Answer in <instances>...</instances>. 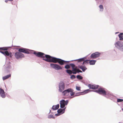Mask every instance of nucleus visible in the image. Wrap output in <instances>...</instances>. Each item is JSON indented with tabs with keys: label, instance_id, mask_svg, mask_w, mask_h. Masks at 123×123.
Returning <instances> with one entry per match:
<instances>
[{
	"label": "nucleus",
	"instance_id": "nucleus-1",
	"mask_svg": "<svg viewBox=\"0 0 123 123\" xmlns=\"http://www.w3.org/2000/svg\"><path fill=\"white\" fill-rule=\"evenodd\" d=\"M34 54L36 56L42 58L45 57L46 59L43 58V60L49 62H49V60H51L52 57L49 55H45L44 53L40 52H34Z\"/></svg>",
	"mask_w": 123,
	"mask_h": 123
},
{
	"label": "nucleus",
	"instance_id": "nucleus-2",
	"mask_svg": "<svg viewBox=\"0 0 123 123\" xmlns=\"http://www.w3.org/2000/svg\"><path fill=\"white\" fill-rule=\"evenodd\" d=\"M50 62H52L54 63H58L60 65H62L64 64H66L68 62L65 61L61 59L56 58L53 57H51V60H49Z\"/></svg>",
	"mask_w": 123,
	"mask_h": 123
},
{
	"label": "nucleus",
	"instance_id": "nucleus-3",
	"mask_svg": "<svg viewBox=\"0 0 123 123\" xmlns=\"http://www.w3.org/2000/svg\"><path fill=\"white\" fill-rule=\"evenodd\" d=\"M95 91L98 93L102 94L104 96H106V94H107L106 92L103 88H99L98 90H96Z\"/></svg>",
	"mask_w": 123,
	"mask_h": 123
},
{
	"label": "nucleus",
	"instance_id": "nucleus-4",
	"mask_svg": "<svg viewBox=\"0 0 123 123\" xmlns=\"http://www.w3.org/2000/svg\"><path fill=\"white\" fill-rule=\"evenodd\" d=\"M15 58L17 59L24 57V55L19 52H16L15 54Z\"/></svg>",
	"mask_w": 123,
	"mask_h": 123
},
{
	"label": "nucleus",
	"instance_id": "nucleus-5",
	"mask_svg": "<svg viewBox=\"0 0 123 123\" xmlns=\"http://www.w3.org/2000/svg\"><path fill=\"white\" fill-rule=\"evenodd\" d=\"M50 66L51 67L57 70L61 69H62V67L59 65L53 63H51Z\"/></svg>",
	"mask_w": 123,
	"mask_h": 123
},
{
	"label": "nucleus",
	"instance_id": "nucleus-6",
	"mask_svg": "<svg viewBox=\"0 0 123 123\" xmlns=\"http://www.w3.org/2000/svg\"><path fill=\"white\" fill-rule=\"evenodd\" d=\"M101 55V53L98 52H95L91 54L90 57L91 58L94 59L99 57Z\"/></svg>",
	"mask_w": 123,
	"mask_h": 123
},
{
	"label": "nucleus",
	"instance_id": "nucleus-7",
	"mask_svg": "<svg viewBox=\"0 0 123 123\" xmlns=\"http://www.w3.org/2000/svg\"><path fill=\"white\" fill-rule=\"evenodd\" d=\"M65 87L64 84V83L62 81H61L59 84V91L61 92L64 89Z\"/></svg>",
	"mask_w": 123,
	"mask_h": 123
},
{
	"label": "nucleus",
	"instance_id": "nucleus-8",
	"mask_svg": "<svg viewBox=\"0 0 123 123\" xmlns=\"http://www.w3.org/2000/svg\"><path fill=\"white\" fill-rule=\"evenodd\" d=\"M68 103V101H65L64 100H62L60 101V107L62 108H63L65 105H67Z\"/></svg>",
	"mask_w": 123,
	"mask_h": 123
},
{
	"label": "nucleus",
	"instance_id": "nucleus-9",
	"mask_svg": "<svg viewBox=\"0 0 123 123\" xmlns=\"http://www.w3.org/2000/svg\"><path fill=\"white\" fill-rule=\"evenodd\" d=\"M115 45L116 47L118 49H119L123 47V43L122 42L118 41L116 42Z\"/></svg>",
	"mask_w": 123,
	"mask_h": 123
},
{
	"label": "nucleus",
	"instance_id": "nucleus-10",
	"mask_svg": "<svg viewBox=\"0 0 123 123\" xmlns=\"http://www.w3.org/2000/svg\"><path fill=\"white\" fill-rule=\"evenodd\" d=\"M72 91V89L69 88L64 91L62 92L63 95L64 96H67L69 94L70 92Z\"/></svg>",
	"mask_w": 123,
	"mask_h": 123
},
{
	"label": "nucleus",
	"instance_id": "nucleus-11",
	"mask_svg": "<svg viewBox=\"0 0 123 123\" xmlns=\"http://www.w3.org/2000/svg\"><path fill=\"white\" fill-rule=\"evenodd\" d=\"M20 52L24 53L26 54H29V52L28 51L27 49L24 48L19 49L18 50Z\"/></svg>",
	"mask_w": 123,
	"mask_h": 123
},
{
	"label": "nucleus",
	"instance_id": "nucleus-12",
	"mask_svg": "<svg viewBox=\"0 0 123 123\" xmlns=\"http://www.w3.org/2000/svg\"><path fill=\"white\" fill-rule=\"evenodd\" d=\"M99 86L98 85H92L91 84H89L88 85V86L90 89H98Z\"/></svg>",
	"mask_w": 123,
	"mask_h": 123
},
{
	"label": "nucleus",
	"instance_id": "nucleus-13",
	"mask_svg": "<svg viewBox=\"0 0 123 123\" xmlns=\"http://www.w3.org/2000/svg\"><path fill=\"white\" fill-rule=\"evenodd\" d=\"M0 95L2 98H5V95L4 90L0 88Z\"/></svg>",
	"mask_w": 123,
	"mask_h": 123
},
{
	"label": "nucleus",
	"instance_id": "nucleus-14",
	"mask_svg": "<svg viewBox=\"0 0 123 123\" xmlns=\"http://www.w3.org/2000/svg\"><path fill=\"white\" fill-rule=\"evenodd\" d=\"M4 53L5 55L7 56L10 55V57L11 58H12V55L11 52H10V53H9L7 51H6L4 52Z\"/></svg>",
	"mask_w": 123,
	"mask_h": 123
},
{
	"label": "nucleus",
	"instance_id": "nucleus-15",
	"mask_svg": "<svg viewBox=\"0 0 123 123\" xmlns=\"http://www.w3.org/2000/svg\"><path fill=\"white\" fill-rule=\"evenodd\" d=\"M59 104H57L56 105H54L53 106L52 108L54 110H55L57 109L59 107Z\"/></svg>",
	"mask_w": 123,
	"mask_h": 123
},
{
	"label": "nucleus",
	"instance_id": "nucleus-16",
	"mask_svg": "<svg viewBox=\"0 0 123 123\" xmlns=\"http://www.w3.org/2000/svg\"><path fill=\"white\" fill-rule=\"evenodd\" d=\"M118 36L119 38V40L121 41H123V33H120L119 34Z\"/></svg>",
	"mask_w": 123,
	"mask_h": 123
},
{
	"label": "nucleus",
	"instance_id": "nucleus-17",
	"mask_svg": "<svg viewBox=\"0 0 123 123\" xmlns=\"http://www.w3.org/2000/svg\"><path fill=\"white\" fill-rule=\"evenodd\" d=\"M96 61L94 60H89V63L90 65H94L95 64Z\"/></svg>",
	"mask_w": 123,
	"mask_h": 123
},
{
	"label": "nucleus",
	"instance_id": "nucleus-18",
	"mask_svg": "<svg viewBox=\"0 0 123 123\" xmlns=\"http://www.w3.org/2000/svg\"><path fill=\"white\" fill-rule=\"evenodd\" d=\"M79 68L81 69L82 70L83 72H84L87 69V68L86 67L82 66H80L79 67Z\"/></svg>",
	"mask_w": 123,
	"mask_h": 123
},
{
	"label": "nucleus",
	"instance_id": "nucleus-19",
	"mask_svg": "<svg viewBox=\"0 0 123 123\" xmlns=\"http://www.w3.org/2000/svg\"><path fill=\"white\" fill-rule=\"evenodd\" d=\"M65 111V109H59L57 111V112L58 113H61L62 112V113L64 112Z\"/></svg>",
	"mask_w": 123,
	"mask_h": 123
},
{
	"label": "nucleus",
	"instance_id": "nucleus-20",
	"mask_svg": "<svg viewBox=\"0 0 123 123\" xmlns=\"http://www.w3.org/2000/svg\"><path fill=\"white\" fill-rule=\"evenodd\" d=\"M11 76V74L8 75L2 78L3 79V80H5L10 77Z\"/></svg>",
	"mask_w": 123,
	"mask_h": 123
},
{
	"label": "nucleus",
	"instance_id": "nucleus-21",
	"mask_svg": "<svg viewBox=\"0 0 123 123\" xmlns=\"http://www.w3.org/2000/svg\"><path fill=\"white\" fill-rule=\"evenodd\" d=\"M90 92V90L89 89L86 90H85L83 92H81V93H83V94H85Z\"/></svg>",
	"mask_w": 123,
	"mask_h": 123
},
{
	"label": "nucleus",
	"instance_id": "nucleus-22",
	"mask_svg": "<svg viewBox=\"0 0 123 123\" xmlns=\"http://www.w3.org/2000/svg\"><path fill=\"white\" fill-rule=\"evenodd\" d=\"M72 73L73 74H76L77 73V69L76 68L73 69L72 70Z\"/></svg>",
	"mask_w": 123,
	"mask_h": 123
},
{
	"label": "nucleus",
	"instance_id": "nucleus-23",
	"mask_svg": "<svg viewBox=\"0 0 123 123\" xmlns=\"http://www.w3.org/2000/svg\"><path fill=\"white\" fill-rule=\"evenodd\" d=\"M85 60V58H80L79 59L76 60V61H77L78 62H83Z\"/></svg>",
	"mask_w": 123,
	"mask_h": 123
},
{
	"label": "nucleus",
	"instance_id": "nucleus-24",
	"mask_svg": "<svg viewBox=\"0 0 123 123\" xmlns=\"http://www.w3.org/2000/svg\"><path fill=\"white\" fill-rule=\"evenodd\" d=\"M66 72L70 74H71L72 73V71L70 70H66Z\"/></svg>",
	"mask_w": 123,
	"mask_h": 123
},
{
	"label": "nucleus",
	"instance_id": "nucleus-25",
	"mask_svg": "<svg viewBox=\"0 0 123 123\" xmlns=\"http://www.w3.org/2000/svg\"><path fill=\"white\" fill-rule=\"evenodd\" d=\"M99 7L100 9V11H103V6L102 5H101L99 6Z\"/></svg>",
	"mask_w": 123,
	"mask_h": 123
},
{
	"label": "nucleus",
	"instance_id": "nucleus-26",
	"mask_svg": "<svg viewBox=\"0 0 123 123\" xmlns=\"http://www.w3.org/2000/svg\"><path fill=\"white\" fill-rule=\"evenodd\" d=\"M77 78L80 80H82L83 78V77L82 76L79 75H78L77 76Z\"/></svg>",
	"mask_w": 123,
	"mask_h": 123
},
{
	"label": "nucleus",
	"instance_id": "nucleus-27",
	"mask_svg": "<svg viewBox=\"0 0 123 123\" xmlns=\"http://www.w3.org/2000/svg\"><path fill=\"white\" fill-rule=\"evenodd\" d=\"M65 68L66 69H68L70 68V67L69 65L67 64L65 66Z\"/></svg>",
	"mask_w": 123,
	"mask_h": 123
},
{
	"label": "nucleus",
	"instance_id": "nucleus-28",
	"mask_svg": "<svg viewBox=\"0 0 123 123\" xmlns=\"http://www.w3.org/2000/svg\"><path fill=\"white\" fill-rule=\"evenodd\" d=\"M8 49L7 48H5V47H1L0 48V50H6Z\"/></svg>",
	"mask_w": 123,
	"mask_h": 123
},
{
	"label": "nucleus",
	"instance_id": "nucleus-29",
	"mask_svg": "<svg viewBox=\"0 0 123 123\" xmlns=\"http://www.w3.org/2000/svg\"><path fill=\"white\" fill-rule=\"evenodd\" d=\"M70 65L71 66L72 69L75 68H74V67H75V65L74 64H70Z\"/></svg>",
	"mask_w": 123,
	"mask_h": 123
},
{
	"label": "nucleus",
	"instance_id": "nucleus-30",
	"mask_svg": "<svg viewBox=\"0 0 123 123\" xmlns=\"http://www.w3.org/2000/svg\"><path fill=\"white\" fill-rule=\"evenodd\" d=\"M84 61L83 63V64H85L86 63H88L89 62V60H86L85 61Z\"/></svg>",
	"mask_w": 123,
	"mask_h": 123
},
{
	"label": "nucleus",
	"instance_id": "nucleus-31",
	"mask_svg": "<svg viewBox=\"0 0 123 123\" xmlns=\"http://www.w3.org/2000/svg\"><path fill=\"white\" fill-rule=\"evenodd\" d=\"M73 91V89H72V91L70 92L69 93V94H70L71 96L73 95L74 94V92H72Z\"/></svg>",
	"mask_w": 123,
	"mask_h": 123
},
{
	"label": "nucleus",
	"instance_id": "nucleus-32",
	"mask_svg": "<svg viewBox=\"0 0 123 123\" xmlns=\"http://www.w3.org/2000/svg\"><path fill=\"white\" fill-rule=\"evenodd\" d=\"M123 101V99H117V102H121Z\"/></svg>",
	"mask_w": 123,
	"mask_h": 123
},
{
	"label": "nucleus",
	"instance_id": "nucleus-33",
	"mask_svg": "<svg viewBox=\"0 0 123 123\" xmlns=\"http://www.w3.org/2000/svg\"><path fill=\"white\" fill-rule=\"evenodd\" d=\"M48 117L49 118H53L54 119V117L53 116V115H49L48 116Z\"/></svg>",
	"mask_w": 123,
	"mask_h": 123
},
{
	"label": "nucleus",
	"instance_id": "nucleus-34",
	"mask_svg": "<svg viewBox=\"0 0 123 123\" xmlns=\"http://www.w3.org/2000/svg\"><path fill=\"white\" fill-rule=\"evenodd\" d=\"M70 78L71 79H74L75 78V76L74 75H72L71 76Z\"/></svg>",
	"mask_w": 123,
	"mask_h": 123
},
{
	"label": "nucleus",
	"instance_id": "nucleus-35",
	"mask_svg": "<svg viewBox=\"0 0 123 123\" xmlns=\"http://www.w3.org/2000/svg\"><path fill=\"white\" fill-rule=\"evenodd\" d=\"M76 90L78 91H80V87L76 86Z\"/></svg>",
	"mask_w": 123,
	"mask_h": 123
},
{
	"label": "nucleus",
	"instance_id": "nucleus-36",
	"mask_svg": "<svg viewBox=\"0 0 123 123\" xmlns=\"http://www.w3.org/2000/svg\"><path fill=\"white\" fill-rule=\"evenodd\" d=\"M82 72L79 69H77V73L80 72L82 73Z\"/></svg>",
	"mask_w": 123,
	"mask_h": 123
},
{
	"label": "nucleus",
	"instance_id": "nucleus-37",
	"mask_svg": "<svg viewBox=\"0 0 123 123\" xmlns=\"http://www.w3.org/2000/svg\"><path fill=\"white\" fill-rule=\"evenodd\" d=\"M106 92L107 93V94H106V95L109 96L111 94L110 93L107 92Z\"/></svg>",
	"mask_w": 123,
	"mask_h": 123
},
{
	"label": "nucleus",
	"instance_id": "nucleus-38",
	"mask_svg": "<svg viewBox=\"0 0 123 123\" xmlns=\"http://www.w3.org/2000/svg\"><path fill=\"white\" fill-rule=\"evenodd\" d=\"M0 52L1 53H2L3 54V55H5L4 52H3L2 51H0Z\"/></svg>",
	"mask_w": 123,
	"mask_h": 123
},
{
	"label": "nucleus",
	"instance_id": "nucleus-39",
	"mask_svg": "<svg viewBox=\"0 0 123 123\" xmlns=\"http://www.w3.org/2000/svg\"><path fill=\"white\" fill-rule=\"evenodd\" d=\"M8 1H9L8 0H5V2L6 3H7Z\"/></svg>",
	"mask_w": 123,
	"mask_h": 123
},
{
	"label": "nucleus",
	"instance_id": "nucleus-40",
	"mask_svg": "<svg viewBox=\"0 0 123 123\" xmlns=\"http://www.w3.org/2000/svg\"><path fill=\"white\" fill-rule=\"evenodd\" d=\"M13 0H8V1H12Z\"/></svg>",
	"mask_w": 123,
	"mask_h": 123
},
{
	"label": "nucleus",
	"instance_id": "nucleus-41",
	"mask_svg": "<svg viewBox=\"0 0 123 123\" xmlns=\"http://www.w3.org/2000/svg\"><path fill=\"white\" fill-rule=\"evenodd\" d=\"M122 49H123V50H123V47L122 48Z\"/></svg>",
	"mask_w": 123,
	"mask_h": 123
},
{
	"label": "nucleus",
	"instance_id": "nucleus-42",
	"mask_svg": "<svg viewBox=\"0 0 123 123\" xmlns=\"http://www.w3.org/2000/svg\"><path fill=\"white\" fill-rule=\"evenodd\" d=\"M122 110H123V108L122 109Z\"/></svg>",
	"mask_w": 123,
	"mask_h": 123
},
{
	"label": "nucleus",
	"instance_id": "nucleus-43",
	"mask_svg": "<svg viewBox=\"0 0 123 123\" xmlns=\"http://www.w3.org/2000/svg\"><path fill=\"white\" fill-rule=\"evenodd\" d=\"M116 33H117V32H116Z\"/></svg>",
	"mask_w": 123,
	"mask_h": 123
}]
</instances>
